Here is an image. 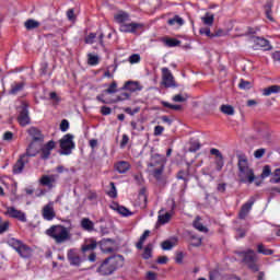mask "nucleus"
<instances>
[{
	"instance_id": "f257e3e1",
	"label": "nucleus",
	"mask_w": 280,
	"mask_h": 280,
	"mask_svg": "<svg viewBox=\"0 0 280 280\" xmlns=\"http://www.w3.org/2000/svg\"><path fill=\"white\" fill-rule=\"evenodd\" d=\"M125 258L121 255H114L101 264V266L97 268V272L100 275H103V277H108L116 272V270H119V268H124Z\"/></svg>"
},
{
	"instance_id": "f03ea898",
	"label": "nucleus",
	"mask_w": 280,
	"mask_h": 280,
	"mask_svg": "<svg viewBox=\"0 0 280 280\" xmlns=\"http://www.w3.org/2000/svg\"><path fill=\"white\" fill-rule=\"evenodd\" d=\"M45 233L55 244H65L71 240V230L62 224L51 225Z\"/></svg>"
},
{
	"instance_id": "7ed1b4c3",
	"label": "nucleus",
	"mask_w": 280,
	"mask_h": 280,
	"mask_svg": "<svg viewBox=\"0 0 280 280\" xmlns=\"http://www.w3.org/2000/svg\"><path fill=\"white\" fill-rule=\"evenodd\" d=\"M237 167L241 183H255V171L248 167V159H246V155H238Z\"/></svg>"
},
{
	"instance_id": "20e7f679",
	"label": "nucleus",
	"mask_w": 280,
	"mask_h": 280,
	"mask_svg": "<svg viewBox=\"0 0 280 280\" xmlns=\"http://www.w3.org/2000/svg\"><path fill=\"white\" fill-rule=\"evenodd\" d=\"M238 257H242L243 264L247 266L252 272H259V265H257V253L254 249H246L237 253Z\"/></svg>"
},
{
	"instance_id": "39448f33",
	"label": "nucleus",
	"mask_w": 280,
	"mask_h": 280,
	"mask_svg": "<svg viewBox=\"0 0 280 280\" xmlns=\"http://www.w3.org/2000/svg\"><path fill=\"white\" fill-rule=\"evenodd\" d=\"M59 145L61 148L60 154L69 156L73 150H75V142H73V135L67 133L59 140Z\"/></svg>"
},
{
	"instance_id": "423d86ee",
	"label": "nucleus",
	"mask_w": 280,
	"mask_h": 280,
	"mask_svg": "<svg viewBox=\"0 0 280 280\" xmlns=\"http://www.w3.org/2000/svg\"><path fill=\"white\" fill-rule=\"evenodd\" d=\"M32 119L30 118V104L27 102H22L20 106V114L18 116V122L22 128L30 126Z\"/></svg>"
},
{
	"instance_id": "0eeeda50",
	"label": "nucleus",
	"mask_w": 280,
	"mask_h": 280,
	"mask_svg": "<svg viewBox=\"0 0 280 280\" xmlns=\"http://www.w3.org/2000/svg\"><path fill=\"white\" fill-rule=\"evenodd\" d=\"M145 24L137 22H127L119 26V32L122 34H137L138 32H143Z\"/></svg>"
},
{
	"instance_id": "6e6552de",
	"label": "nucleus",
	"mask_w": 280,
	"mask_h": 280,
	"mask_svg": "<svg viewBox=\"0 0 280 280\" xmlns=\"http://www.w3.org/2000/svg\"><path fill=\"white\" fill-rule=\"evenodd\" d=\"M162 84L165 89H176L178 86L174 80V74H172L168 68H162Z\"/></svg>"
},
{
	"instance_id": "1a4fd4ad",
	"label": "nucleus",
	"mask_w": 280,
	"mask_h": 280,
	"mask_svg": "<svg viewBox=\"0 0 280 280\" xmlns=\"http://www.w3.org/2000/svg\"><path fill=\"white\" fill-rule=\"evenodd\" d=\"M254 43V49L259 50L261 49L262 51H271L272 45H270V40L264 38V37H254L253 38Z\"/></svg>"
},
{
	"instance_id": "9d476101",
	"label": "nucleus",
	"mask_w": 280,
	"mask_h": 280,
	"mask_svg": "<svg viewBox=\"0 0 280 280\" xmlns=\"http://www.w3.org/2000/svg\"><path fill=\"white\" fill-rule=\"evenodd\" d=\"M255 205V197H250L238 211V220H246L250 211H253V206Z\"/></svg>"
},
{
	"instance_id": "9b49d317",
	"label": "nucleus",
	"mask_w": 280,
	"mask_h": 280,
	"mask_svg": "<svg viewBox=\"0 0 280 280\" xmlns=\"http://www.w3.org/2000/svg\"><path fill=\"white\" fill-rule=\"evenodd\" d=\"M58 182V175H43L39 178V185L42 187H47L48 189H54L56 187V183Z\"/></svg>"
},
{
	"instance_id": "f8f14e48",
	"label": "nucleus",
	"mask_w": 280,
	"mask_h": 280,
	"mask_svg": "<svg viewBox=\"0 0 280 280\" xmlns=\"http://www.w3.org/2000/svg\"><path fill=\"white\" fill-rule=\"evenodd\" d=\"M210 154L214 158V164L217 172H222V168L224 167V155H222V152H220L218 149L212 148L210 149Z\"/></svg>"
},
{
	"instance_id": "ddd939ff",
	"label": "nucleus",
	"mask_w": 280,
	"mask_h": 280,
	"mask_svg": "<svg viewBox=\"0 0 280 280\" xmlns=\"http://www.w3.org/2000/svg\"><path fill=\"white\" fill-rule=\"evenodd\" d=\"M30 163L27 155H20L15 164L13 165L12 172L15 175L23 174V170H25V165Z\"/></svg>"
},
{
	"instance_id": "4468645a",
	"label": "nucleus",
	"mask_w": 280,
	"mask_h": 280,
	"mask_svg": "<svg viewBox=\"0 0 280 280\" xmlns=\"http://www.w3.org/2000/svg\"><path fill=\"white\" fill-rule=\"evenodd\" d=\"M7 215H9V218H13L14 220H19V222H27V217L25 215V212L18 210L14 207L7 208Z\"/></svg>"
},
{
	"instance_id": "2eb2a0df",
	"label": "nucleus",
	"mask_w": 280,
	"mask_h": 280,
	"mask_svg": "<svg viewBox=\"0 0 280 280\" xmlns=\"http://www.w3.org/2000/svg\"><path fill=\"white\" fill-rule=\"evenodd\" d=\"M27 133L32 138V141H34L36 143L40 144V143H43L45 141V136L43 135V131H40V129H38L36 127H31L27 130Z\"/></svg>"
},
{
	"instance_id": "dca6fc26",
	"label": "nucleus",
	"mask_w": 280,
	"mask_h": 280,
	"mask_svg": "<svg viewBox=\"0 0 280 280\" xmlns=\"http://www.w3.org/2000/svg\"><path fill=\"white\" fill-rule=\"evenodd\" d=\"M56 148V141L49 140L46 144H44V148L40 149V159L43 161H47L49 156H51V150Z\"/></svg>"
},
{
	"instance_id": "f3484780",
	"label": "nucleus",
	"mask_w": 280,
	"mask_h": 280,
	"mask_svg": "<svg viewBox=\"0 0 280 280\" xmlns=\"http://www.w3.org/2000/svg\"><path fill=\"white\" fill-rule=\"evenodd\" d=\"M67 258L70 264V266H81L82 265V258L78 255V252L75 249H69L67 253Z\"/></svg>"
},
{
	"instance_id": "a211bd4d",
	"label": "nucleus",
	"mask_w": 280,
	"mask_h": 280,
	"mask_svg": "<svg viewBox=\"0 0 280 280\" xmlns=\"http://www.w3.org/2000/svg\"><path fill=\"white\" fill-rule=\"evenodd\" d=\"M38 152H40V143L31 141V143L26 148V152L22 155L26 156V159H30V156H36Z\"/></svg>"
},
{
	"instance_id": "6ab92c4d",
	"label": "nucleus",
	"mask_w": 280,
	"mask_h": 280,
	"mask_svg": "<svg viewBox=\"0 0 280 280\" xmlns=\"http://www.w3.org/2000/svg\"><path fill=\"white\" fill-rule=\"evenodd\" d=\"M42 215H43L44 220L51 222V220H54V218H56V211L54 210V206H51V203L44 206Z\"/></svg>"
},
{
	"instance_id": "aec40b11",
	"label": "nucleus",
	"mask_w": 280,
	"mask_h": 280,
	"mask_svg": "<svg viewBox=\"0 0 280 280\" xmlns=\"http://www.w3.org/2000/svg\"><path fill=\"white\" fill-rule=\"evenodd\" d=\"M120 91H129V93L132 95V93H137V91H141V85L137 81H127L125 82Z\"/></svg>"
},
{
	"instance_id": "412c9836",
	"label": "nucleus",
	"mask_w": 280,
	"mask_h": 280,
	"mask_svg": "<svg viewBox=\"0 0 280 280\" xmlns=\"http://www.w3.org/2000/svg\"><path fill=\"white\" fill-rule=\"evenodd\" d=\"M114 21H116L119 24V27H121V25L129 23L130 14L125 11H120L114 15Z\"/></svg>"
},
{
	"instance_id": "4be33fe9",
	"label": "nucleus",
	"mask_w": 280,
	"mask_h": 280,
	"mask_svg": "<svg viewBox=\"0 0 280 280\" xmlns=\"http://www.w3.org/2000/svg\"><path fill=\"white\" fill-rule=\"evenodd\" d=\"M272 8H275V2L272 0H269L264 5L265 16L270 21L271 23H275V18L272 16Z\"/></svg>"
},
{
	"instance_id": "5701e85b",
	"label": "nucleus",
	"mask_w": 280,
	"mask_h": 280,
	"mask_svg": "<svg viewBox=\"0 0 280 280\" xmlns=\"http://www.w3.org/2000/svg\"><path fill=\"white\" fill-rule=\"evenodd\" d=\"M116 172H118V174H126L127 172H129L130 170V162L128 161H119L114 165Z\"/></svg>"
},
{
	"instance_id": "b1692460",
	"label": "nucleus",
	"mask_w": 280,
	"mask_h": 280,
	"mask_svg": "<svg viewBox=\"0 0 280 280\" xmlns=\"http://www.w3.org/2000/svg\"><path fill=\"white\" fill-rule=\"evenodd\" d=\"M81 229L88 233H93V231H95V223H93L89 218H83L81 220Z\"/></svg>"
},
{
	"instance_id": "393cba45",
	"label": "nucleus",
	"mask_w": 280,
	"mask_h": 280,
	"mask_svg": "<svg viewBox=\"0 0 280 280\" xmlns=\"http://www.w3.org/2000/svg\"><path fill=\"white\" fill-rule=\"evenodd\" d=\"M23 89H25V82H13L9 90V95H19Z\"/></svg>"
},
{
	"instance_id": "a878e982",
	"label": "nucleus",
	"mask_w": 280,
	"mask_h": 280,
	"mask_svg": "<svg viewBox=\"0 0 280 280\" xmlns=\"http://www.w3.org/2000/svg\"><path fill=\"white\" fill-rule=\"evenodd\" d=\"M16 253L20 255V257L27 259L32 256V248H30V246L22 243L20 245V248H18Z\"/></svg>"
},
{
	"instance_id": "bb28decb",
	"label": "nucleus",
	"mask_w": 280,
	"mask_h": 280,
	"mask_svg": "<svg viewBox=\"0 0 280 280\" xmlns=\"http://www.w3.org/2000/svg\"><path fill=\"white\" fill-rule=\"evenodd\" d=\"M95 248H97V241L90 238L82 245L81 250L82 253H89V250H95Z\"/></svg>"
},
{
	"instance_id": "cd10ccee",
	"label": "nucleus",
	"mask_w": 280,
	"mask_h": 280,
	"mask_svg": "<svg viewBox=\"0 0 280 280\" xmlns=\"http://www.w3.org/2000/svg\"><path fill=\"white\" fill-rule=\"evenodd\" d=\"M277 93H280V86L279 85H271V86L265 88L262 90V95L265 97H270V95H275Z\"/></svg>"
},
{
	"instance_id": "c85d7f7f",
	"label": "nucleus",
	"mask_w": 280,
	"mask_h": 280,
	"mask_svg": "<svg viewBox=\"0 0 280 280\" xmlns=\"http://www.w3.org/2000/svg\"><path fill=\"white\" fill-rule=\"evenodd\" d=\"M24 27L30 32L32 30H38L40 27V22L34 20V19H28L24 22Z\"/></svg>"
},
{
	"instance_id": "c756f323",
	"label": "nucleus",
	"mask_w": 280,
	"mask_h": 280,
	"mask_svg": "<svg viewBox=\"0 0 280 280\" xmlns=\"http://www.w3.org/2000/svg\"><path fill=\"white\" fill-rule=\"evenodd\" d=\"M188 242H189L190 246H194L195 248L202 246V238L200 236H198L197 234H190Z\"/></svg>"
},
{
	"instance_id": "7c9ffc66",
	"label": "nucleus",
	"mask_w": 280,
	"mask_h": 280,
	"mask_svg": "<svg viewBox=\"0 0 280 280\" xmlns=\"http://www.w3.org/2000/svg\"><path fill=\"white\" fill-rule=\"evenodd\" d=\"M150 237V230H145L143 234L140 236L139 241L136 243V248L138 250H143V244H145V240Z\"/></svg>"
},
{
	"instance_id": "2f4dec72",
	"label": "nucleus",
	"mask_w": 280,
	"mask_h": 280,
	"mask_svg": "<svg viewBox=\"0 0 280 280\" xmlns=\"http://www.w3.org/2000/svg\"><path fill=\"white\" fill-rule=\"evenodd\" d=\"M257 253L265 256L275 255V250L266 248V245H264L262 243L257 245Z\"/></svg>"
},
{
	"instance_id": "473e14b6",
	"label": "nucleus",
	"mask_w": 280,
	"mask_h": 280,
	"mask_svg": "<svg viewBox=\"0 0 280 280\" xmlns=\"http://www.w3.org/2000/svg\"><path fill=\"white\" fill-rule=\"evenodd\" d=\"M201 21L205 25H208V27H211L213 25V21H215V15L213 13L207 12L203 18H201Z\"/></svg>"
},
{
	"instance_id": "72a5a7b5",
	"label": "nucleus",
	"mask_w": 280,
	"mask_h": 280,
	"mask_svg": "<svg viewBox=\"0 0 280 280\" xmlns=\"http://www.w3.org/2000/svg\"><path fill=\"white\" fill-rule=\"evenodd\" d=\"M88 65H90V67H97V65H100V56L91 52L88 54Z\"/></svg>"
},
{
	"instance_id": "f704fd0d",
	"label": "nucleus",
	"mask_w": 280,
	"mask_h": 280,
	"mask_svg": "<svg viewBox=\"0 0 280 280\" xmlns=\"http://www.w3.org/2000/svg\"><path fill=\"white\" fill-rule=\"evenodd\" d=\"M8 246H10L11 248H13V250H19V248H21V245L23 244L20 240H16L14 237L9 238L7 241Z\"/></svg>"
},
{
	"instance_id": "c9c22d12",
	"label": "nucleus",
	"mask_w": 280,
	"mask_h": 280,
	"mask_svg": "<svg viewBox=\"0 0 280 280\" xmlns=\"http://www.w3.org/2000/svg\"><path fill=\"white\" fill-rule=\"evenodd\" d=\"M194 229L200 231V233H207V226H203L202 222H200V217H197L192 223Z\"/></svg>"
},
{
	"instance_id": "e433bc0d",
	"label": "nucleus",
	"mask_w": 280,
	"mask_h": 280,
	"mask_svg": "<svg viewBox=\"0 0 280 280\" xmlns=\"http://www.w3.org/2000/svg\"><path fill=\"white\" fill-rule=\"evenodd\" d=\"M152 248H153V246L150 243L144 247L143 253H142V259H145V260L151 259Z\"/></svg>"
},
{
	"instance_id": "4c0bfd02",
	"label": "nucleus",
	"mask_w": 280,
	"mask_h": 280,
	"mask_svg": "<svg viewBox=\"0 0 280 280\" xmlns=\"http://www.w3.org/2000/svg\"><path fill=\"white\" fill-rule=\"evenodd\" d=\"M220 110L223 115H235V108L232 105H221Z\"/></svg>"
},
{
	"instance_id": "58836bf2",
	"label": "nucleus",
	"mask_w": 280,
	"mask_h": 280,
	"mask_svg": "<svg viewBox=\"0 0 280 280\" xmlns=\"http://www.w3.org/2000/svg\"><path fill=\"white\" fill-rule=\"evenodd\" d=\"M185 25V20H183V18L178 16V15H175L173 19H170L167 21V25Z\"/></svg>"
},
{
	"instance_id": "ea45409f",
	"label": "nucleus",
	"mask_w": 280,
	"mask_h": 280,
	"mask_svg": "<svg viewBox=\"0 0 280 280\" xmlns=\"http://www.w3.org/2000/svg\"><path fill=\"white\" fill-rule=\"evenodd\" d=\"M10 231V221H4L0 217V235H3V233H8Z\"/></svg>"
},
{
	"instance_id": "a19ab883",
	"label": "nucleus",
	"mask_w": 280,
	"mask_h": 280,
	"mask_svg": "<svg viewBox=\"0 0 280 280\" xmlns=\"http://www.w3.org/2000/svg\"><path fill=\"white\" fill-rule=\"evenodd\" d=\"M117 212L122 215L124 218H128L130 215H132V212L130 210H128V208L124 207V206H118L117 207Z\"/></svg>"
},
{
	"instance_id": "79ce46f5",
	"label": "nucleus",
	"mask_w": 280,
	"mask_h": 280,
	"mask_svg": "<svg viewBox=\"0 0 280 280\" xmlns=\"http://www.w3.org/2000/svg\"><path fill=\"white\" fill-rule=\"evenodd\" d=\"M170 220H172V214L170 212H166L165 214H160L158 218L160 224H167Z\"/></svg>"
},
{
	"instance_id": "37998d69",
	"label": "nucleus",
	"mask_w": 280,
	"mask_h": 280,
	"mask_svg": "<svg viewBox=\"0 0 280 280\" xmlns=\"http://www.w3.org/2000/svg\"><path fill=\"white\" fill-rule=\"evenodd\" d=\"M161 104H162V106H164V108H170L171 110H183L182 105H174V104L167 103L165 101H162Z\"/></svg>"
},
{
	"instance_id": "c03bdc74",
	"label": "nucleus",
	"mask_w": 280,
	"mask_h": 280,
	"mask_svg": "<svg viewBox=\"0 0 280 280\" xmlns=\"http://www.w3.org/2000/svg\"><path fill=\"white\" fill-rule=\"evenodd\" d=\"M164 44L166 47H178L180 45V40L176 38H166L164 39Z\"/></svg>"
},
{
	"instance_id": "a18cd8bd",
	"label": "nucleus",
	"mask_w": 280,
	"mask_h": 280,
	"mask_svg": "<svg viewBox=\"0 0 280 280\" xmlns=\"http://www.w3.org/2000/svg\"><path fill=\"white\" fill-rule=\"evenodd\" d=\"M252 88H253V83H250V81H246L244 79H241L240 84H238V89H241L243 91H248Z\"/></svg>"
},
{
	"instance_id": "49530a36",
	"label": "nucleus",
	"mask_w": 280,
	"mask_h": 280,
	"mask_svg": "<svg viewBox=\"0 0 280 280\" xmlns=\"http://www.w3.org/2000/svg\"><path fill=\"white\" fill-rule=\"evenodd\" d=\"M132 94L129 92H121L115 100V102H126V100H130Z\"/></svg>"
},
{
	"instance_id": "de8ad7c7",
	"label": "nucleus",
	"mask_w": 280,
	"mask_h": 280,
	"mask_svg": "<svg viewBox=\"0 0 280 280\" xmlns=\"http://www.w3.org/2000/svg\"><path fill=\"white\" fill-rule=\"evenodd\" d=\"M110 189L107 191V196L109 198H117V187L115 186L114 182L109 183Z\"/></svg>"
},
{
	"instance_id": "09e8293b",
	"label": "nucleus",
	"mask_w": 280,
	"mask_h": 280,
	"mask_svg": "<svg viewBox=\"0 0 280 280\" xmlns=\"http://www.w3.org/2000/svg\"><path fill=\"white\" fill-rule=\"evenodd\" d=\"M174 247V242L166 240L161 243L162 250H172Z\"/></svg>"
},
{
	"instance_id": "8fccbe9b",
	"label": "nucleus",
	"mask_w": 280,
	"mask_h": 280,
	"mask_svg": "<svg viewBox=\"0 0 280 280\" xmlns=\"http://www.w3.org/2000/svg\"><path fill=\"white\" fill-rule=\"evenodd\" d=\"M163 170H165V167L163 165H161V167L153 170V177L155 180H161V176H163Z\"/></svg>"
},
{
	"instance_id": "3c124183",
	"label": "nucleus",
	"mask_w": 280,
	"mask_h": 280,
	"mask_svg": "<svg viewBox=\"0 0 280 280\" xmlns=\"http://www.w3.org/2000/svg\"><path fill=\"white\" fill-rule=\"evenodd\" d=\"M130 65H139L141 62V55L140 54H132L129 56Z\"/></svg>"
},
{
	"instance_id": "603ef678",
	"label": "nucleus",
	"mask_w": 280,
	"mask_h": 280,
	"mask_svg": "<svg viewBox=\"0 0 280 280\" xmlns=\"http://www.w3.org/2000/svg\"><path fill=\"white\" fill-rule=\"evenodd\" d=\"M95 38H97V34L96 33H90L88 36H85L84 43L86 45H93V43H95Z\"/></svg>"
},
{
	"instance_id": "864d4df0",
	"label": "nucleus",
	"mask_w": 280,
	"mask_h": 280,
	"mask_svg": "<svg viewBox=\"0 0 280 280\" xmlns=\"http://www.w3.org/2000/svg\"><path fill=\"white\" fill-rule=\"evenodd\" d=\"M105 93H107L108 95H113V93H117V81H113L108 89L105 90Z\"/></svg>"
},
{
	"instance_id": "5fc2aeb1",
	"label": "nucleus",
	"mask_w": 280,
	"mask_h": 280,
	"mask_svg": "<svg viewBox=\"0 0 280 280\" xmlns=\"http://www.w3.org/2000/svg\"><path fill=\"white\" fill-rule=\"evenodd\" d=\"M200 148H201V144L198 140L191 141L189 147V152H198Z\"/></svg>"
},
{
	"instance_id": "6e6d98bb",
	"label": "nucleus",
	"mask_w": 280,
	"mask_h": 280,
	"mask_svg": "<svg viewBox=\"0 0 280 280\" xmlns=\"http://www.w3.org/2000/svg\"><path fill=\"white\" fill-rule=\"evenodd\" d=\"M199 34H201V36H208V38H212L213 36V33H211V28L209 27H201Z\"/></svg>"
},
{
	"instance_id": "4d7b16f0",
	"label": "nucleus",
	"mask_w": 280,
	"mask_h": 280,
	"mask_svg": "<svg viewBox=\"0 0 280 280\" xmlns=\"http://www.w3.org/2000/svg\"><path fill=\"white\" fill-rule=\"evenodd\" d=\"M270 183L277 185L278 183H280V168H277L273 172V177L270 179Z\"/></svg>"
},
{
	"instance_id": "13d9d810",
	"label": "nucleus",
	"mask_w": 280,
	"mask_h": 280,
	"mask_svg": "<svg viewBox=\"0 0 280 280\" xmlns=\"http://www.w3.org/2000/svg\"><path fill=\"white\" fill-rule=\"evenodd\" d=\"M106 242H108V241H101L100 242L101 250L103 253H113V247H106Z\"/></svg>"
},
{
	"instance_id": "bf43d9fd",
	"label": "nucleus",
	"mask_w": 280,
	"mask_h": 280,
	"mask_svg": "<svg viewBox=\"0 0 280 280\" xmlns=\"http://www.w3.org/2000/svg\"><path fill=\"white\" fill-rule=\"evenodd\" d=\"M188 173L185 171H179L177 173V179L178 180H185L186 183H189V179H187Z\"/></svg>"
},
{
	"instance_id": "052dcab7",
	"label": "nucleus",
	"mask_w": 280,
	"mask_h": 280,
	"mask_svg": "<svg viewBox=\"0 0 280 280\" xmlns=\"http://www.w3.org/2000/svg\"><path fill=\"white\" fill-rule=\"evenodd\" d=\"M270 174H272V170L270 168V166L269 165L264 166L261 177L268 178V176H270Z\"/></svg>"
},
{
	"instance_id": "680f3d73",
	"label": "nucleus",
	"mask_w": 280,
	"mask_h": 280,
	"mask_svg": "<svg viewBox=\"0 0 280 280\" xmlns=\"http://www.w3.org/2000/svg\"><path fill=\"white\" fill-rule=\"evenodd\" d=\"M141 110V108L140 107H136V108H130V107H126L125 109H124V112L125 113H127V115H131V116H133V115H137V113H139Z\"/></svg>"
},
{
	"instance_id": "e2e57ef3",
	"label": "nucleus",
	"mask_w": 280,
	"mask_h": 280,
	"mask_svg": "<svg viewBox=\"0 0 280 280\" xmlns=\"http://www.w3.org/2000/svg\"><path fill=\"white\" fill-rule=\"evenodd\" d=\"M60 130L61 132H67V130H69V120L67 119L61 120Z\"/></svg>"
},
{
	"instance_id": "0e129e2a",
	"label": "nucleus",
	"mask_w": 280,
	"mask_h": 280,
	"mask_svg": "<svg viewBox=\"0 0 280 280\" xmlns=\"http://www.w3.org/2000/svg\"><path fill=\"white\" fill-rule=\"evenodd\" d=\"M183 259H185V254H183V252H177L175 256V264H183Z\"/></svg>"
},
{
	"instance_id": "69168bd1",
	"label": "nucleus",
	"mask_w": 280,
	"mask_h": 280,
	"mask_svg": "<svg viewBox=\"0 0 280 280\" xmlns=\"http://www.w3.org/2000/svg\"><path fill=\"white\" fill-rule=\"evenodd\" d=\"M172 100L174 102H179V103H183V102H187V97L183 96L182 94H176L172 97Z\"/></svg>"
},
{
	"instance_id": "338daca9",
	"label": "nucleus",
	"mask_w": 280,
	"mask_h": 280,
	"mask_svg": "<svg viewBox=\"0 0 280 280\" xmlns=\"http://www.w3.org/2000/svg\"><path fill=\"white\" fill-rule=\"evenodd\" d=\"M266 154V149H258L254 152L255 159H261Z\"/></svg>"
},
{
	"instance_id": "774afa93",
	"label": "nucleus",
	"mask_w": 280,
	"mask_h": 280,
	"mask_svg": "<svg viewBox=\"0 0 280 280\" xmlns=\"http://www.w3.org/2000/svg\"><path fill=\"white\" fill-rule=\"evenodd\" d=\"M156 277H158L156 272L148 271L147 276H145V279L147 280H156Z\"/></svg>"
}]
</instances>
